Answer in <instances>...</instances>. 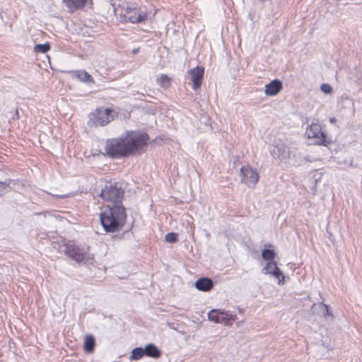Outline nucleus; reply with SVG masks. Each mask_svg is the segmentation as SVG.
Instances as JSON below:
<instances>
[{"label":"nucleus","instance_id":"nucleus-32","mask_svg":"<svg viewBox=\"0 0 362 362\" xmlns=\"http://www.w3.org/2000/svg\"><path fill=\"white\" fill-rule=\"evenodd\" d=\"M59 197L61 198H64V197H66V195H62V196H59Z\"/></svg>","mask_w":362,"mask_h":362},{"label":"nucleus","instance_id":"nucleus-10","mask_svg":"<svg viewBox=\"0 0 362 362\" xmlns=\"http://www.w3.org/2000/svg\"><path fill=\"white\" fill-rule=\"evenodd\" d=\"M262 272L264 274H272L279 279V284L284 282V276L281 271L277 267V264L274 262H268L266 265L262 268Z\"/></svg>","mask_w":362,"mask_h":362},{"label":"nucleus","instance_id":"nucleus-23","mask_svg":"<svg viewBox=\"0 0 362 362\" xmlns=\"http://www.w3.org/2000/svg\"><path fill=\"white\" fill-rule=\"evenodd\" d=\"M50 48V46L48 43L45 44H38L34 47V50L37 52L45 53Z\"/></svg>","mask_w":362,"mask_h":362},{"label":"nucleus","instance_id":"nucleus-31","mask_svg":"<svg viewBox=\"0 0 362 362\" xmlns=\"http://www.w3.org/2000/svg\"><path fill=\"white\" fill-rule=\"evenodd\" d=\"M138 51H139V49H133V53L136 54V53H137Z\"/></svg>","mask_w":362,"mask_h":362},{"label":"nucleus","instance_id":"nucleus-29","mask_svg":"<svg viewBox=\"0 0 362 362\" xmlns=\"http://www.w3.org/2000/svg\"><path fill=\"white\" fill-rule=\"evenodd\" d=\"M18 118V109L15 110L14 115L11 117V119H15Z\"/></svg>","mask_w":362,"mask_h":362},{"label":"nucleus","instance_id":"nucleus-7","mask_svg":"<svg viewBox=\"0 0 362 362\" xmlns=\"http://www.w3.org/2000/svg\"><path fill=\"white\" fill-rule=\"evenodd\" d=\"M59 252L64 253L78 262L87 261L91 258L86 257V253L83 249L76 246L74 243L69 242L59 245L58 248Z\"/></svg>","mask_w":362,"mask_h":362},{"label":"nucleus","instance_id":"nucleus-30","mask_svg":"<svg viewBox=\"0 0 362 362\" xmlns=\"http://www.w3.org/2000/svg\"><path fill=\"white\" fill-rule=\"evenodd\" d=\"M336 121H337V119H336L335 117H333L329 118V122H330L331 123H335V122H336Z\"/></svg>","mask_w":362,"mask_h":362},{"label":"nucleus","instance_id":"nucleus-18","mask_svg":"<svg viewBox=\"0 0 362 362\" xmlns=\"http://www.w3.org/2000/svg\"><path fill=\"white\" fill-rule=\"evenodd\" d=\"M95 339L92 335H87L84 339V350L87 353H91L95 348Z\"/></svg>","mask_w":362,"mask_h":362},{"label":"nucleus","instance_id":"nucleus-25","mask_svg":"<svg viewBox=\"0 0 362 362\" xmlns=\"http://www.w3.org/2000/svg\"><path fill=\"white\" fill-rule=\"evenodd\" d=\"M165 240L168 243H175L177 240V235L175 233H169L165 235Z\"/></svg>","mask_w":362,"mask_h":362},{"label":"nucleus","instance_id":"nucleus-3","mask_svg":"<svg viewBox=\"0 0 362 362\" xmlns=\"http://www.w3.org/2000/svg\"><path fill=\"white\" fill-rule=\"evenodd\" d=\"M112 11L115 16L121 21L130 22L132 23L144 21L147 17V13L141 8L127 3L115 5L114 0H110Z\"/></svg>","mask_w":362,"mask_h":362},{"label":"nucleus","instance_id":"nucleus-15","mask_svg":"<svg viewBox=\"0 0 362 362\" xmlns=\"http://www.w3.org/2000/svg\"><path fill=\"white\" fill-rule=\"evenodd\" d=\"M291 152L288 160H292L295 164L301 165L307 160L306 157L303 156L296 148L293 147Z\"/></svg>","mask_w":362,"mask_h":362},{"label":"nucleus","instance_id":"nucleus-16","mask_svg":"<svg viewBox=\"0 0 362 362\" xmlns=\"http://www.w3.org/2000/svg\"><path fill=\"white\" fill-rule=\"evenodd\" d=\"M145 356L153 358H158L161 355V351L153 344H148L144 348Z\"/></svg>","mask_w":362,"mask_h":362},{"label":"nucleus","instance_id":"nucleus-12","mask_svg":"<svg viewBox=\"0 0 362 362\" xmlns=\"http://www.w3.org/2000/svg\"><path fill=\"white\" fill-rule=\"evenodd\" d=\"M282 89V83L278 79L272 81L269 83L265 85L264 93L267 95H276Z\"/></svg>","mask_w":362,"mask_h":362},{"label":"nucleus","instance_id":"nucleus-14","mask_svg":"<svg viewBox=\"0 0 362 362\" xmlns=\"http://www.w3.org/2000/svg\"><path fill=\"white\" fill-rule=\"evenodd\" d=\"M66 7L69 11L81 9L86 5L87 0H63Z\"/></svg>","mask_w":362,"mask_h":362},{"label":"nucleus","instance_id":"nucleus-13","mask_svg":"<svg viewBox=\"0 0 362 362\" xmlns=\"http://www.w3.org/2000/svg\"><path fill=\"white\" fill-rule=\"evenodd\" d=\"M213 286V281L206 277L200 278L195 282V287L202 291H209L212 288Z\"/></svg>","mask_w":362,"mask_h":362},{"label":"nucleus","instance_id":"nucleus-19","mask_svg":"<svg viewBox=\"0 0 362 362\" xmlns=\"http://www.w3.org/2000/svg\"><path fill=\"white\" fill-rule=\"evenodd\" d=\"M75 76L81 81H83V82H88V81H90V82H92V83L94 82L93 78H92V76L88 72H86V71H76Z\"/></svg>","mask_w":362,"mask_h":362},{"label":"nucleus","instance_id":"nucleus-27","mask_svg":"<svg viewBox=\"0 0 362 362\" xmlns=\"http://www.w3.org/2000/svg\"><path fill=\"white\" fill-rule=\"evenodd\" d=\"M9 181L0 182V195L6 192V187L9 186Z\"/></svg>","mask_w":362,"mask_h":362},{"label":"nucleus","instance_id":"nucleus-8","mask_svg":"<svg viewBox=\"0 0 362 362\" xmlns=\"http://www.w3.org/2000/svg\"><path fill=\"white\" fill-rule=\"evenodd\" d=\"M240 174L242 176L241 182L247 185L248 187L254 188L259 180L258 173L250 166L245 165L240 168Z\"/></svg>","mask_w":362,"mask_h":362},{"label":"nucleus","instance_id":"nucleus-6","mask_svg":"<svg viewBox=\"0 0 362 362\" xmlns=\"http://www.w3.org/2000/svg\"><path fill=\"white\" fill-rule=\"evenodd\" d=\"M113 111L108 108L99 107L92 113L89 124L91 126H105L114 119Z\"/></svg>","mask_w":362,"mask_h":362},{"label":"nucleus","instance_id":"nucleus-28","mask_svg":"<svg viewBox=\"0 0 362 362\" xmlns=\"http://www.w3.org/2000/svg\"><path fill=\"white\" fill-rule=\"evenodd\" d=\"M319 306V308H320L322 311V313H328V307L327 305H325V303H321L318 305Z\"/></svg>","mask_w":362,"mask_h":362},{"label":"nucleus","instance_id":"nucleus-21","mask_svg":"<svg viewBox=\"0 0 362 362\" xmlns=\"http://www.w3.org/2000/svg\"><path fill=\"white\" fill-rule=\"evenodd\" d=\"M170 78L165 74L160 75V76L157 78L158 83L163 88H168L170 86Z\"/></svg>","mask_w":362,"mask_h":362},{"label":"nucleus","instance_id":"nucleus-5","mask_svg":"<svg viewBox=\"0 0 362 362\" xmlns=\"http://www.w3.org/2000/svg\"><path fill=\"white\" fill-rule=\"evenodd\" d=\"M124 191L121 187L117 185L105 186L101 191L100 196L106 202H110V206H122V201L123 199Z\"/></svg>","mask_w":362,"mask_h":362},{"label":"nucleus","instance_id":"nucleus-1","mask_svg":"<svg viewBox=\"0 0 362 362\" xmlns=\"http://www.w3.org/2000/svg\"><path fill=\"white\" fill-rule=\"evenodd\" d=\"M148 139L146 133L129 131L118 138L107 139L105 151L111 158H122L140 153L147 145Z\"/></svg>","mask_w":362,"mask_h":362},{"label":"nucleus","instance_id":"nucleus-20","mask_svg":"<svg viewBox=\"0 0 362 362\" xmlns=\"http://www.w3.org/2000/svg\"><path fill=\"white\" fill-rule=\"evenodd\" d=\"M145 355L144 349L141 347H136L132 351L129 359L139 360Z\"/></svg>","mask_w":362,"mask_h":362},{"label":"nucleus","instance_id":"nucleus-4","mask_svg":"<svg viewBox=\"0 0 362 362\" xmlns=\"http://www.w3.org/2000/svg\"><path fill=\"white\" fill-rule=\"evenodd\" d=\"M305 134L313 144L327 146L331 144V139L328 138L326 133L322 132V127L318 123L313 122L308 125Z\"/></svg>","mask_w":362,"mask_h":362},{"label":"nucleus","instance_id":"nucleus-2","mask_svg":"<svg viewBox=\"0 0 362 362\" xmlns=\"http://www.w3.org/2000/svg\"><path fill=\"white\" fill-rule=\"evenodd\" d=\"M127 214L123 206H107V209L100 214L101 225L107 232L119 230L126 222Z\"/></svg>","mask_w":362,"mask_h":362},{"label":"nucleus","instance_id":"nucleus-33","mask_svg":"<svg viewBox=\"0 0 362 362\" xmlns=\"http://www.w3.org/2000/svg\"><path fill=\"white\" fill-rule=\"evenodd\" d=\"M260 1H262V2H264L266 1L267 0H259Z\"/></svg>","mask_w":362,"mask_h":362},{"label":"nucleus","instance_id":"nucleus-17","mask_svg":"<svg viewBox=\"0 0 362 362\" xmlns=\"http://www.w3.org/2000/svg\"><path fill=\"white\" fill-rule=\"evenodd\" d=\"M235 320V316L230 315L225 311L219 312L218 322L225 325L231 326L233 322Z\"/></svg>","mask_w":362,"mask_h":362},{"label":"nucleus","instance_id":"nucleus-11","mask_svg":"<svg viewBox=\"0 0 362 362\" xmlns=\"http://www.w3.org/2000/svg\"><path fill=\"white\" fill-rule=\"evenodd\" d=\"M204 68L197 66L189 71L191 80L193 82L192 88L197 90L200 88L204 76Z\"/></svg>","mask_w":362,"mask_h":362},{"label":"nucleus","instance_id":"nucleus-22","mask_svg":"<svg viewBox=\"0 0 362 362\" xmlns=\"http://www.w3.org/2000/svg\"><path fill=\"white\" fill-rule=\"evenodd\" d=\"M262 257L264 260L272 262L275 257V252L273 250L264 249L262 252Z\"/></svg>","mask_w":362,"mask_h":362},{"label":"nucleus","instance_id":"nucleus-9","mask_svg":"<svg viewBox=\"0 0 362 362\" xmlns=\"http://www.w3.org/2000/svg\"><path fill=\"white\" fill-rule=\"evenodd\" d=\"M293 147H288L282 140L275 141L273 154L280 160L284 162L288 161L289 155Z\"/></svg>","mask_w":362,"mask_h":362},{"label":"nucleus","instance_id":"nucleus-26","mask_svg":"<svg viewBox=\"0 0 362 362\" xmlns=\"http://www.w3.org/2000/svg\"><path fill=\"white\" fill-rule=\"evenodd\" d=\"M320 90L326 94H329L332 92V88L329 84L322 83L320 86Z\"/></svg>","mask_w":362,"mask_h":362},{"label":"nucleus","instance_id":"nucleus-24","mask_svg":"<svg viewBox=\"0 0 362 362\" xmlns=\"http://www.w3.org/2000/svg\"><path fill=\"white\" fill-rule=\"evenodd\" d=\"M219 310H211L208 313V318L210 321L214 322L216 323L218 322L219 317Z\"/></svg>","mask_w":362,"mask_h":362}]
</instances>
